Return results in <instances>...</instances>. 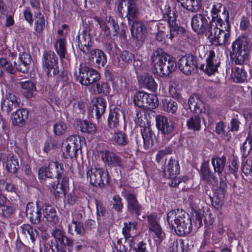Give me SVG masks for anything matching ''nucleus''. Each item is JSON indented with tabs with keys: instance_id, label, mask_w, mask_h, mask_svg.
<instances>
[{
	"instance_id": "nucleus-33",
	"label": "nucleus",
	"mask_w": 252,
	"mask_h": 252,
	"mask_svg": "<svg viewBox=\"0 0 252 252\" xmlns=\"http://www.w3.org/2000/svg\"><path fill=\"white\" fill-rule=\"evenodd\" d=\"M48 166L50 172H52V178H56L59 179L63 177L64 168L63 163L57 161H52L49 162Z\"/></svg>"
},
{
	"instance_id": "nucleus-14",
	"label": "nucleus",
	"mask_w": 252,
	"mask_h": 252,
	"mask_svg": "<svg viewBox=\"0 0 252 252\" xmlns=\"http://www.w3.org/2000/svg\"><path fill=\"white\" fill-rule=\"evenodd\" d=\"M122 193H125L124 197L126 200L127 210L129 212L135 215L137 217L140 216L143 210V207L138 202L136 194L128 192L126 188H124Z\"/></svg>"
},
{
	"instance_id": "nucleus-10",
	"label": "nucleus",
	"mask_w": 252,
	"mask_h": 252,
	"mask_svg": "<svg viewBox=\"0 0 252 252\" xmlns=\"http://www.w3.org/2000/svg\"><path fill=\"white\" fill-rule=\"evenodd\" d=\"M99 155L105 165L110 167H119L122 169L126 166L124 159L114 152L104 150L99 152Z\"/></svg>"
},
{
	"instance_id": "nucleus-62",
	"label": "nucleus",
	"mask_w": 252,
	"mask_h": 252,
	"mask_svg": "<svg viewBox=\"0 0 252 252\" xmlns=\"http://www.w3.org/2000/svg\"><path fill=\"white\" fill-rule=\"evenodd\" d=\"M193 217L194 218H192L193 221V227H194L195 230L198 229L202 225V217L200 213L195 212Z\"/></svg>"
},
{
	"instance_id": "nucleus-56",
	"label": "nucleus",
	"mask_w": 252,
	"mask_h": 252,
	"mask_svg": "<svg viewBox=\"0 0 252 252\" xmlns=\"http://www.w3.org/2000/svg\"><path fill=\"white\" fill-rule=\"evenodd\" d=\"M51 234L55 238L54 241L53 240L52 242L55 243L56 241V242H60L61 243L64 242L65 236L62 229L59 228L54 229L51 232Z\"/></svg>"
},
{
	"instance_id": "nucleus-18",
	"label": "nucleus",
	"mask_w": 252,
	"mask_h": 252,
	"mask_svg": "<svg viewBox=\"0 0 252 252\" xmlns=\"http://www.w3.org/2000/svg\"><path fill=\"white\" fill-rule=\"evenodd\" d=\"M231 26L229 21L223 23L222 27L220 29L213 41L211 42L216 45H225L227 44L230 35Z\"/></svg>"
},
{
	"instance_id": "nucleus-53",
	"label": "nucleus",
	"mask_w": 252,
	"mask_h": 252,
	"mask_svg": "<svg viewBox=\"0 0 252 252\" xmlns=\"http://www.w3.org/2000/svg\"><path fill=\"white\" fill-rule=\"evenodd\" d=\"M56 49L61 60L65 58L66 48L65 46V40L64 39L60 38L58 40Z\"/></svg>"
},
{
	"instance_id": "nucleus-27",
	"label": "nucleus",
	"mask_w": 252,
	"mask_h": 252,
	"mask_svg": "<svg viewBox=\"0 0 252 252\" xmlns=\"http://www.w3.org/2000/svg\"><path fill=\"white\" fill-rule=\"evenodd\" d=\"M19 102L17 97L13 94H9L8 96L1 102V110L9 113L14 109L19 107Z\"/></svg>"
},
{
	"instance_id": "nucleus-55",
	"label": "nucleus",
	"mask_w": 252,
	"mask_h": 252,
	"mask_svg": "<svg viewBox=\"0 0 252 252\" xmlns=\"http://www.w3.org/2000/svg\"><path fill=\"white\" fill-rule=\"evenodd\" d=\"M110 91V86L106 82H98L96 84V91L98 94L107 95Z\"/></svg>"
},
{
	"instance_id": "nucleus-64",
	"label": "nucleus",
	"mask_w": 252,
	"mask_h": 252,
	"mask_svg": "<svg viewBox=\"0 0 252 252\" xmlns=\"http://www.w3.org/2000/svg\"><path fill=\"white\" fill-rule=\"evenodd\" d=\"M227 185L225 181L220 180V186L217 189V193L218 195L220 196L221 198H224V196L226 193Z\"/></svg>"
},
{
	"instance_id": "nucleus-52",
	"label": "nucleus",
	"mask_w": 252,
	"mask_h": 252,
	"mask_svg": "<svg viewBox=\"0 0 252 252\" xmlns=\"http://www.w3.org/2000/svg\"><path fill=\"white\" fill-rule=\"evenodd\" d=\"M111 204L112 208L117 212H121L124 208L122 198L119 195H114L112 197Z\"/></svg>"
},
{
	"instance_id": "nucleus-59",
	"label": "nucleus",
	"mask_w": 252,
	"mask_h": 252,
	"mask_svg": "<svg viewBox=\"0 0 252 252\" xmlns=\"http://www.w3.org/2000/svg\"><path fill=\"white\" fill-rule=\"evenodd\" d=\"M169 28H170V34L169 38L172 39L174 37H176L179 33V32H181L183 30L182 28L176 25L175 21H172L171 23L170 21L169 22Z\"/></svg>"
},
{
	"instance_id": "nucleus-43",
	"label": "nucleus",
	"mask_w": 252,
	"mask_h": 252,
	"mask_svg": "<svg viewBox=\"0 0 252 252\" xmlns=\"http://www.w3.org/2000/svg\"><path fill=\"white\" fill-rule=\"evenodd\" d=\"M134 55L127 51H122L118 57L119 65L121 67L124 66L125 63L129 64L134 60Z\"/></svg>"
},
{
	"instance_id": "nucleus-9",
	"label": "nucleus",
	"mask_w": 252,
	"mask_h": 252,
	"mask_svg": "<svg viewBox=\"0 0 252 252\" xmlns=\"http://www.w3.org/2000/svg\"><path fill=\"white\" fill-rule=\"evenodd\" d=\"M95 20L99 25L101 34L103 36L114 39L115 37L117 36L119 30V26L114 20L109 18L108 19L104 20L98 17H95Z\"/></svg>"
},
{
	"instance_id": "nucleus-6",
	"label": "nucleus",
	"mask_w": 252,
	"mask_h": 252,
	"mask_svg": "<svg viewBox=\"0 0 252 252\" xmlns=\"http://www.w3.org/2000/svg\"><path fill=\"white\" fill-rule=\"evenodd\" d=\"M42 67L48 76L55 75L59 73L58 58L52 51H44L42 57Z\"/></svg>"
},
{
	"instance_id": "nucleus-8",
	"label": "nucleus",
	"mask_w": 252,
	"mask_h": 252,
	"mask_svg": "<svg viewBox=\"0 0 252 252\" xmlns=\"http://www.w3.org/2000/svg\"><path fill=\"white\" fill-rule=\"evenodd\" d=\"M117 11L123 16L124 14L128 21H132L137 17L138 9L135 0H120L117 3Z\"/></svg>"
},
{
	"instance_id": "nucleus-7",
	"label": "nucleus",
	"mask_w": 252,
	"mask_h": 252,
	"mask_svg": "<svg viewBox=\"0 0 252 252\" xmlns=\"http://www.w3.org/2000/svg\"><path fill=\"white\" fill-rule=\"evenodd\" d=\"M179 70L185 75L189 76L196 73L198 67L197 58L191 54L182 57L177 63Z\"/></svg>"
},
{
	"instance_id": "nucleus-50",
	"label": "nucleus",
	"mask_w": 252,
	"mask_h": 252,
	"mask_svg": "<svg viewBox=\"0 0 252 252\" xmlns=\"http://www.w3.org/2000/svg\"><path fill=\"white\" fill-rule=\"evenodd\" d=\"M222 8V4L220 3H217L213 6V8L211 10L212 20H217L218 19H224L223 15L225 13L229 14L227 11L224 9L221 13V15H220L219 13L220 12V9Z\"/></svg>"
},
{
	"instance_id": "nucleus-42",
	"label": "nucleus",
	"mask_w": 252,
	"mask_h": 252,
	"mask_svg": "<svg viewBox=\"0 0 252 252\" xmlns=\"http://www.w3.org/2000/svg\"><path fill=\"white\" fill-rule=\"evenodd\" d=\"M225 162L226 158L224 156H222L220 158H214L211 160L215 172L219 175L221 174L223 171Z\"/></svg>"
},
{
	"instance_id": "nucleus-37",
	"label": "nucleus",
	"mask_w": 252,
	"mask_h": 252,
	"mask_svg": "<svg viewBox=\"0 0 252 252\" xmlns=\"http://www.w3.org/2000/svg\"><path fill=\"white\" fill-rule=\"evenodd\" d=\"M125 240H123L122 239H118L117 242L116 248L117 250L120 252H126L127 250V247L125 244V243H127L130 248H132L134 245L135 238L129 235L125 237Z\"/></svg>"
},
{
	"instance_id": "nucleus-17",
	"label": "nucleus",
	"mask_w": 252,
	"mask_h": 252,
	"mask_svg": "<svg viewBox=\"0 0 252 252\" xmlns=\"http://www.w3.org/2000/svg\"><path fill=\"white\" fill-rule=\"evenodd\" d=\"M78 47L83 53L87 55L89 54L92 49L93 42H92L90 33L88 32L83 31L76 37Z\"/></svg>"
},
{
	"instance_id": "nucleus-45",
	"label": "nucleus",
	"mask_w": 252,
	"mask_h": 252,
	"mask_svg": "<svg viewBox=\"0 0 252 252\" xmlns=\"http://www.w3.org/2000/svg\"><path fill=\"white\" fill-rule=\"evenodd\" d=\"M98 172L96 166L92 167L87 172V180L89 181L90 184L94 187H98Z\"/></svg>"
},
{
	"instance_id": "nucleus-40",
	"label": "nucleus",
	"mask_w": 252,
	"mask_h": 252,
	"mask_svg": "<svg viewBox=\"0 0 252 252\" xmlns=\"http://www.w3.org/2000/svg\"><path fill=\"white\" fill-rule=\"evenodd\" d=\"M113 143L120 146L127 144L128 140L127 135L122 131H115L111 138Z\"/></svg>"
},
{
	"instance_id": "nucleus-38",
	"label": "nucleus",
	"mask_w": 252,
	"mask_h": 252,
	"mask_svg": "<svg viewBox=\"0 0 252 252\" xmlns=\"http://www.w3.org/2000/svg\"><path fill=\"white\" fill-rule=\"evenodd\" d=\"M201 119L198 114L191 116L187 121V126L189 129L198 131L201 129Z\"/></svg>"
},
{
	"instance_id": "nucleus-57",
	"label": "nucleus",
	"mask_w": 252,
	"mask_h": 252,
	"mask_svg": "<svg viewBox=\"0 0 252 252\" xmlns=\"http://www.w3.org/2000/svg\"><path fill=\"white\" fill-rule=\"evenodd\" d=\"M172 152V149L170 147H165L164 149L159 150L156 154V161L159 163L164 160V158L167 155L171 154Z\"/></svg>"
},
{
	"instance_id": "nucleus-35",
	"label": "nucleus",
	"mask_w": 252,
	"mask_h": 252,
	"mask_svg": "<svg viewBox=\"0 0 252 252\" xmlns=\"http://www.w3.org/2000/svg\"><path fill=\"white\" fill-rule=\"evenodd\" d=\"M18 84L23 90L24 95L27 98L32 97L33 95V92L36 91L35 84L32 81H21L19 82Z\"/></svg>"
},
{
	"instance_id": "nucleus-29",
	"label": "nucleus",
	"mask_w": 252,
	"mask_h": 252,
	"mask_svg": "<svg viewBox=\"0 0 252 252\" xmlns=\"http://www.w3.org/2000/svg\"><path fill=\"white\" fill-rule=\"evenodd\" d=\"M244 64H236L238 66L232 68V77L235 82L242 83L247 80L248 73L244 68Z\"/></svg>"
},
{
	"instance_id": "nucleus-24",
	"label": "nucleus",
	"mask_w": 252,
	"mask_h": 252,
	"mask_svg": "<svg viewBox=\"0 0 252 252\" xmlns=\"http://www.w3.org/2000/svg\"><path fill=\"white\" fill-rule=\"evenodd\" d=\"M89 59L97 67L104 66L107 63L106 56L102 50L98 49H94L89 52Z\"/></svg>"
},
{
	"instance_id": "nucleus-13",
	"label": "nucleus",
	"mask_w": 252,
	"mask_h": 252,
	"mask_svg": "<svg viewBox=\"0 0 252 252\" xmlns=\"http://www.w3.org/2000/svg\"><path fill=\"white\" fill-rule=\"evenodd\" d=\"M223 17L224 19H218L217 20H210L208 23V26H207L203 34L208 37L211 42L213 41V39L222 27L223 23L226 21H229V16L228 14H224Z\"/></svg>"
},
{
	"instance_id": "nucleus-11",
	"label": "nucleus",
	"mask_w": 252,
	"mask_h": 252,
	"mask_svg": "<svg viewBox=\"0 0 252 252\" xmlns=\"http://www.w3.org/2000/svg\"><path fill=\"white\" fill-rule=\"evenodd\" d=\"M77 80L83 85L88 86L98 81L100 74L95 69L88 67H80Z\"/></svg>"
},
{
	"instance_id": "nucleus-12",
	"label": "nucleus",
	"mask_w": 252,
	"mask_h": 252,
	"mask_svg": "<svg viewBox=\"0 0 252 252\" xmlns=\"http://www.w3.org/2000/svg\"><path fill=\"white\" fill-rule=\"evenodd\" d=\"M139 118L138 124L141 127L140 132L143 139L144 147L145 149L151 147L156 140V135L149 126L146 118Z\"/></svg>"
},
{
	"instance_id": "nucleus-25",
	"label": "nucleus",
	"mask_w": 252,
	"mask_h": 252,
	"mask_svg": "<svg viewBox=\"0 0 252 252\" xmlns=\"http://www.w3.org/2000/svg\"><path fill=\"white\" fill-rule=\"evenodd\" d=\"M106 107V100L102 97H98L91 106L92 116L98 119L104 114Z\"/></svg>"
},
{
	"instance_id": "nucleus-3",
	"label": "nucleus",
	"mask_w": 252,
	"mask_h": 252,
	"mask_svg": "<svg viewBox=\"0 0 252 252\" xmlns=\"http://www.w3.org/2000/svg\"><path fill=\"white\" fill-rule=\"evenodd\" d=\"M248 45L247 38L243 36L239 37L232 43L230 55L235 64L245 63L248 60Z\"/></svg>"
},
{
	"instance_id": "nucleus-16",
	"label": "nucleus",
	"mask_w": 252,
	"mask_h": 252,
	"mask_svg": "<svg viewBox=\"0 0 252 252\" xmlns=\"http://www.w3.org/2000/svg\"><path fill=\"white\" fill-rule=\"evenodd\" d=\"M209 21V18L204 14H196L191 19L192 29L198 34H203L207 26H208Z\"/></svg>"
},
{
	"instance_id": "nucleus-28",
	"label": "nucleus",
	"mask_w": 252,
	"mask_h": 252,
	"mask_svg": "<svg viewBox=\"0 0 252 252\" xmlns=\"http://www.w3.org/2000/svg\"><path fill=\"white\" fill-rule=\"evenodd\" d=\"M188 104L191 111L195 114H199L204 110L203 102L197 94L191 95L189 98Z\"/></svg>"
},
{
	"instance_id": "nucleus-36",
	"label": "nucleus",
	"mask_w": 252,
	"mask_h": 252,
	"mask_svg": "<svg viewBox=\"0 0 252 252\" xmlns=\"http://www.w3.org/2000/svg\"><path fill=\"white\" fill-rule=\"evenodd\" d=\"M44 216L51 225H56L59 222V218L57 215L56 210L51 206L46 207L44 210Z\"/></svg>"
},
{
	"instance_id": "nucleus-22",
	"label": "nucleus",
	"mask_w": 252,
	"mask_h": 252,
	"mask_svg": "<svg viewBox=\"0 0 252 252\" xmlns=\"http://www.w3.org/2000/svg\"><path fill=\"white\" fill-rule=\"evenodd\" d=\"M163 172L165 177L173 178L179 174L180 172V166L179 161L171 158L167 163L164 166Z\"/></svg>"
},
{
	"instance_id": "nucleus-46",
	"label": "nucleus",
	"mask_w": 252,
	"mask_h": 252,
	"mask_svg": "<svg viewBox=\"0 0 252 252\" xmlns=\"http://www.w3.org/2000/svg\"><path fill=\"white\" fill-rule=\"evenodd\" d=\"M6 168L10 173H15L19 168L18 160L13 156L8 158L6 162Z\"/></svg>"
},
{
	"instance_id": "nucleus-26",
	"label": "nucleus",
	"mask_w": 252,
	"mask_h": 252,
	"mask_svg": "<svg viewBox=\"0 0 252 252\" xmlns=\"http://www.w3.org/2000/svg\"><path fill=\"white\" fill-rule=\"evenodd\" d=\"M131 32L133 38L143 41L146 37V28L142 22L134 21L131 28Z\"/></svg>"
},
{
	"instance_id": "nucleus-15",
	"label": "nucleus",
	"mask_w": 252,
	"mask_h": 252,
	"mask_svg": "<svg viewBox=\"0 0 252 252\" xmlns=\"http://www.w3.org/2000/svg\"><path fill=\"white\" fill-rule=\"evenodd\" d=\"M206 64L205 65L202 64L199 66L201 70L206 73L209 76L214 74L217 70L218 67L220 66V62L216 57L215 53L214 51L211 50L209 52L208 57L206 58Z\"/></svg>"
},
{
	"instance_id": "nucleus-44",
	"label": "nucleus",
	"mask_w": 252,
	"mask_h": 252,
	"mask_svg": "<svg viewBox=\"0 0 252 252\" xmlns=\"http://www.w3.org/2000/svg\"><path fill=\"white\" fill-rule=\"evenodd\" d=\"M162 103L163 110L168 113L174 114L178 109L177 102L171 98L163 99Z\"/></svg>"
},
{
	"instance_id": "nucleus-31",
	"label": "nucleus",
	"mask_w": 252,
	"mask_h": 252,
	"mask_svg": "<svg viewBox=\"0 0 252 252\" xmlns=\"http://www.w3.org/2000/svg\"><path fill=\"white\" fill-rule=\"evenodd\" d=\"M123 116V111L115 108L110 111L109 117L108 118V126L111 128H117L119 126V121Z\"/></svg>"
},
{
	"instance_id": "nucleus-4",
	"label": "nucleus",
	"mask_w": 252,
	"mask_h": 252,
	"mask_svg": "<svg viewBox=\"0 0 252 252\" xmlns=\"http://www.w3.org/2000/svg\"><path fill=\"white\" fill-rule=\"evenodd\" d=\"M133 101L135 106L145 109H154L158 105L156 95L143 92H138L134 94Z\"/></svg>"
},
{
	"instance_id": "nucleus-30",
	"label": "nucleus",
	"mask_w": 252,
	"mask_h": 252,
	"mask_svg": "<svg viewBox=\"0 0 252 252\" xmlns=\"http://www.w3.org/2000/svg\"><path fill=\"white\" fill-rule=\"evenodd\" d=\"M19 232L27 239H30L32 244L34 242L38 236L36 228L29 224H23L19 226Z\"/></svg>"
},
{
	"instance_id": "nucleus-47",
	"label": "nucleus",
	"mask_w": 252,
	"mask_h": 252,
	"mask_svg": "<svg viewBox=\"0 0 252 252\" xmlns=\"http://www.w3.org/2000/svg\"><path fill=\"white\" fill-rule=\"evenodd\" d=\"M51 190L53 192L56 198H59L65 193V188L63 184H60L59 181L57 180L51 185Z\"/></svg>"
},
{
	"instance_id": "nucleus-39",
	"label": "nucleus",
	"mask_w": 252,
	"mask_h": 252,
	"mask_svg": "<svg viewBox=\"0 0 252 252\" xmlns=\"http://www.w3.org/2000/svg\"><path fill=\"white\" fill-rule=\"evenodd\" d=\"M96 168L98 176H99L98 187L102 188L109 183L110 177L108 171L105 168L99 167H96Z\"/></svg>"
},
{
	"instance_id": "nucleus-63",
	"label": "nucleus",
	"mask_w": 252,
	"mask_h": 252,
	"mask_svg": "<svg viewBox=\"0 0 252 252\" xmlns=\"http://www.w3.org/2000/svg\"><path fill=\"white\" fill-rule=\"evenodd\" d=\"M45 25V18L36 19L34 24V30L37 33H41L44 30Z\"/></svg>"
},
{
	"instance_id": "nucleus-23",
	"label": "nucleus",
	"mask_w": 252,
	"mask_h": 252,
	"mask_svg": "<svg viewBox=\"0 0 252 252\" xmlns=\"http://www.w3.org/2000/svg\"><path fill=\"white\" fill-rule=\"evenodd\" d=\"M156 125L161 132L165 135L169 134L173 130L174 126L171 121L163 115H157L156 117Z\"/></svg>"
},
{
	"instance_id": "nucleus-34",
	"label": "nucleus",
	"mask_w": 252,
	"mask_h": 252,
	"mask_svg": "<svg viewBox=\"0 0 252 252\" xmlns=\"http://www.w3.org/2000/svg\"><path fill=\"white\" fill-rule=\"evenodd\" d=\"M183 7L191 12H196L201 7V0H178Z\"/></svg>"
},
{
	"instance_id": "nucleus-48",
	"label": "nucleus",
	"mask_w": 252,
	"mask_h": 252,
	"mask_svg": "<svg viewBox=\"0 0 252 252\" xmlns=\"http://www.w3.org/2000/svg\"><path fill=\"white\" fill-rule=\"evenodd\" d=\"M51 172L48 165L41 167L39 169L38 175L40 182L42 184L46 183L47 178H52Z\"/></svg>"
},
{
	"instance_id": "nucleus-1",
	"label": "nucleus",
	"mask_w": 252,
	"mask_h": 252,
	"mask_svg": "<svg viewBox=\"0 0 252 252\" xmlns=\"http://www.w3.org/2000/svg\"><path fill=\"white\" fill-rule=\"evenodd\" d=\"M151 60L153 72L160 76L169 75L177 67L174 58L165 53L161 49L154 51Z\"/></svg>"
},
{
	"instance_id": "nucleus-51",
	"label": "nucleus",
	"mask_w": 252,
	"mask_h": 252,
	"mask_svg": "<svg viewBox=\"0 0 252 252\" xmlns=\"http://www.w3.org/2000/svg\"><path fill=\"white\" fill-rule=\"evenodd\" d=\"M78 126L81 131L83 132L91 133L96 131L94 125L86 120L80 121Z\"/></svg>"
},
{
	"instance_id": "nucleus-32",
	"label": "nucleus",
	"mask_w": 252,
	"mask_h": 252,
	"mask_svg": "<svg viewBox=\"0 0 252 252\" xmlns=\"http://www.w3.org/2000/svg\"><path fill=\"white\" fill-rule=\"evenodd\" d=\"M28 117V112L27 109H17L12 116V123L14 125L22 126Z\"/></svg>"
},
{
	"instance_id": "nucleus-61",
	"label": "nucleus",
	"mask_w": 252,
	"mask_h": 252,
	"mask_svg": "<svg viewBox=\"0 0 252 252\" xmlns=\"http://www.w3.org/2000/svg\"><path fill=\"white\" fill-rule=\"evenodd\" d=\"M50 247L52 252H67V248L64 246L59 244L58 242H56V241L55 243L51 242Z\"/></svg>"
},
{
	"instance_id": "nucleus-19",
	"label": "nucleus",
	"mask_w": 252,
	"mask_h": 252,
	"mask_svg": "<svg viewBox=\"0 0 252 252\" xmlns=\"http://www.w3.org/2000/svg\"><path fill=\"white\" fill-rule=\"evenodd\" d=\"M26 213L32 223L38 224L40 223L42 216V209L37 202L35 204L32 202L28 203Z\"/></svg>"
},
{
	"instance_id": "nucleus-5",
	"label": "nucleus",
	"mask_w": 252,
	"mask_h": 252,
	"mask_svg": "<svg viewBox=\"0 0 252 252\" xmlns=\"http://www.w3.org/2000/svg\"><path fill=\"white\" fill-rule=\"evenodd\" d=\"M62 151L65 158H76L78 152L81 153L80 137L77 135H71L67 138L63 143Z\"/></svg>"
},
{
	"instance_id": "nucleus-20",
	"label": "nucleus",
	"mask_w": 252,
	"mask_h": 252,
	"mask_svg": "<svg viewBox=\"0 0 252 252\" xmlns=\"http://www.w3.org/2000/svg\"><path fill=\"white\" fill-rule=\"evenodd\" d=\"M138 82L142 88L155 92L157 90L158 85L152 75L149 73H144L137 76Z\"/></svg>"
},
{
	"instance_id": "nucleus-60",
	"label": "nucleus",
	"mask_w": 252,
	"mask_h": 252,
	"mask_svg": "<svg viewBox=\"0 0 252 252\" xmlns=\"http://www.w3.org/2000/svg\"><path fill=\"white\" fill-rule=\"evenodd\" d=\"M1 209H0V215L3 217H9L13 213V208L11 206H7L3 205L0 206Z\"/></svg>"
},
{
	"instance_id": "nucleus-49",
	"label": "nucleus",
	"mask_w": 252,
	"mask_h": 252,
	"mask_svg": "<svg viewBox=\"0 0 252 252\" xmlns=\"http://www.w3.org/2000/svg\"><path fill=\"white\" fill-rule=\"evenodd\" d=\"M241 170L246 176L252 178V160L250 158L242 159Z\"/></svg>"
},
{
	"instance_id": "nucleus-54",
	"label": "nucleus",
	"mask_w": 252,
	"mask_h": 252,
	"mask_svg": "<svg viewBox=\"0 0 252 252\" xmlns=\"http://www.w3.org/2000/svg\"><path fill=\"white\" fill-rule=\"evenodd\" d=\"M149 230L155 234L157 238L156 241L157 243H160L165 237V233L159 224L149 228Z\"/></svg>"
},
{
	"instance_id": "nucleus-21",
	"label": "nucleus",
	"mask_w": 252,
	"mask_h": 252,
	"mask_svg": "<svg viewBox=\"0 0 252 252\" xmlns=\"http://www.w3.org/2000/svg\"><path fill=\"white\" fill-rule=\"evenodd\" d=\"M188 243L181 239L170 238L166 245L167 252H188Z\"/></svg>"
},
{
	"instance_id": "nucleus-41",
	"label": "nucleus",
	"mask_w": 252,
	"mask_h": 252,
	"mask_svg": "<svg viewBox=\"0 0 252 252\" xmlns=\"http://www.w3.org/2000/svg\"><path fill=\"white\" fill-rule=\"evenodd\" d=\"M201 172L202 178L207 183L212 184H216L217 183V178L212 175L207 164L204 163L202 165Z\"/></svg>"
},
{
	"instance_id": "nucleus-58",
	"label": "nucleus",
	"mask_w": 252,
	"mask_h": 252,
	"mask_svg": "<svg viewBox=\"0 0 252 252\" xmlns=\"http://www.w3.org/2000/svg\"><path fill=\"white\" fill-rule=\"evenodd\" d=\"M54 132L56 135H61L63 134L66 130V124L62 121L56 122L53 126Z\"/></svg>"
},
{
	"instance_id": "nucleus-2",
	"label": "nucleus",
	"mask_w": 252,
	"mask_h": 252,
	"mask_svg": "<svg viewBox=\"0 0 252 252\" xmlns=\"http://www.w3.org/2000/svg\"><path fill=\"white\" fill-rule=\"evenodd\" d=\"M167 221L170 227L180 236L189 234L192 229V220L189 214L183 210H172L167 214Z\"/></svg>"
}]
</instances>
